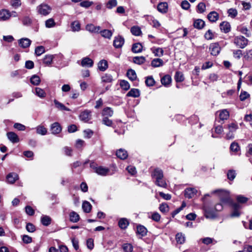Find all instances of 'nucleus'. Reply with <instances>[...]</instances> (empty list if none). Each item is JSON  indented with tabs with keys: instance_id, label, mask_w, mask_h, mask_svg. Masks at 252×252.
Instances as JSON below:
<instances>
[{
	"instance_id": "51",
	"label": "nucleus",
	"mask_w": 252,
	"mask_h": 252,
	"mask_svg": "<svg viewBox=\"0 0 252 252\" xmlns=\"http://www.w3.org/2000/svg\"><path fill=\"white\" fill-rule=\"evenodd\" d=\"M120 85L123 89L126 91L129 90L130 88V85L129 83L125 80H122L120 81Z\"/></svg>"
},
{
	"instance_id": "6",
	"label": "nucleus",
	"mask_w": 252,
	"mask_h": 252,
	"mask_svg": "<svg viewBox=\"0 0 252 252\" xmlns=\"http://www.w3.org/2000/svg\"><path fill=\"white\" fill-rule=\"evenodd\" d=\"M214 209L212 208L209 206H204V211L205 216L207 218H214L216 217V213L214 211Z\"/></svg>"
},
{
	"instance_id": "58",
	"label": "nucleus",
	"mask_w": 252,
	"mask_h": 252,
	"mask_svg": "<svg viewBox=\"0 0 252 252\" xmlns=\"http://www.w3.org/2000/svg\"><path fill=\"white\" fill-rule=\"evenodd\" d=\"M117 5V0H110L106 3V7L107 8L111 9L115 7Z\"/></svg>"
},
{
	"instance_id": "7",
	"label": "nucleus",
	"mask_w": 252,
	"mask_h": 252,
	"mask_svg": "<svg viewBox=\"0 0 252 252\" xmlns=\"http://www.w3.org/2000/svg\"><path fill=\"white\" fill-rule=\"evenodd\" d=\"M91 111L89 110L82 112L79 116L80 119L84 122H88L91 119Z\"/></svg>"
},
{
	"instance_id": "21",
	"label": "nucleus",
	"mask_w": 252,
	"mask_h": 252,
	"mask_svg": "<svg viewBox=\"0 0 252 252\" xmlns=\"http://www.w3.org/2000/svg\"><path fill=\"white\" fill-rule=\"evenodd\" d=\"M8 139L12 143H15L19 141L18 135L14 132H8L7 133Z\"/></svg>"
},
{
	"instance_id": "61",
	"label": "nucleus",
	"mask_w": 252,
	"mask_h": 252,
	"mask_svg": "<svg viewBox=\"0 0 252 252\" xmlns=\"http://www.w3.org/2000/svg\"><path fill=\"white\" fill-rule=\"evenodd\" d=\"M26 228V230L29 232H33L35 230V227L34 225L30 222L27 223Z\"/></svg>"
},
{
	"instance_id": "13",
	"label": "nucleus",
	"mask_w": 252,
	"mask_h": 252,
	"mask_svg": "<svg viewBox=\"0 0 252 252\" xmlns=\"http://www.w3.org/2000/svg\"><path fill=\"white\" fill-rule=\"evenodd\" d=\"M100 29V26H95L92 24H87L86 26V30L91 33H99Z\"/></svg>"
},
{
	"instance_id": "27",
	"label": "nucleus",
	"mask_w": 252,
	"mask_h": 252,
	"mask_svg": "<svg viewBox=\"0 0 252 252\" xmlns=\"http://www.w3.org/2000/svg\"><path fill=\"white\" fill-rule=\"evenodd\" d=\"M126 75L128 79L132 81H135L137 79V75L135 71L132 69H129L126 72Z\"/></svg>"
},
{
	"instance_id": "56",
	"label": "nucleus",
	"mask_w": 252,
	"mask_h": 252,
	"mask_svg": "<svg viewBox=\"0 0 252 252\" xmlns=\"http://www.w3.org/2000/svg\"><path fill=\"white\" fill-rule=\"evenodd\" d=\"M123 249L125 252H132L133 250V246L129 243L123 244Z\"/></svg>"
},
{
	"instance_id": "17",
	"label": "nucleus",
	"mask_w": 252,
	"mask_h": 252,
	"mask_svg": "<svg viewBox=\"0 0 252 252\" xmlns=\"http://www.w3.org/2000/svg\"><path fill=\"white\" fill-rule=\"evenodd\" d=\"M197 190L194 188L187 189L185 190V196L188 198H192L196 193Z\"/></svg>"
},
{
	"instance_id": "37",
	"label": "nucleus",
	"mask_w": 252,
	"mask_h": 252,
	"mask_svg": "<svg viewBox=\"0 0 252 252\" xmlns=\"http://www.w3.org/2000/svg\"><path fill=\"white\" fill-rule=\"evenodd\" d=\"M36 133L41 135H45L47 133V130L44 126L39 125L36 127Z\"/></svg>"
},
{
	"instance_id": "48",
	"label": "nucleus",
	"mask_w": 252,
	"mask_h": 252,
	"mask_svg": "<svg viewBox=\"0 0 252 252\" xmlns=\"http://www.w3.org/2000/svg\"><path fill=\"white\" fill-rule=\"evenodd\" d=\"M176 240L178 243L182 244L185 241V237L181 233H178L176 235Z\"/></svg>"
},
{
	"instance_id": "14",
	"label": "nucleus",
	"mask_w": 252,
	"mask_h": 252,
	"mask_svg": "<svg viewBox=\"0 0 252 252\" xmlns=\"http://www.w3.org/2000/svg\"><path fill=\"white\" fill-rule=\"evenodd\" d=\"M220 27L221 31L224 33H228L230 31L231 26L228 22H222L220 23Z\"/></svg>"
},
{
	"instance_id": "33",
	"label": "nucleus",
	"mask_w": 252,
	"mask_h": 252,
	"mask_svg": "<svg viewBox=\"0 0 252 252\" xmlns=\"http://www.w3.org/2000/svg\"><path fill=\"white\" fill-rule=\"evenodd\" d=\"M129 222L128 220L126 218L121 219L118 222V225L119 227L122 229L126 228Z\"/></svg>"
},
{
	"instance_id": "41",
	"label": "nucleus",
	"mask_w": 252,
	"mask_h": 252,
	"mask_svg": "<svg viewBox=\"0 0 252 252\" xmlns=\"http://www.w3.org/2000/svg\"><path fill=\"white\" fill-rule=\"evenodd\" d=\"M229 116V112L226 109H223L220 111L219 117L221 120H227Z\"/></svg>"
},
{
	"instance_id": "42",
	"label": "nucleus",
	"mask_w": 252,
	"mask_h": 252,
	"mask_svg": "<svg viewBox=\"0 0 252 252\" xmlns=\"http://www.w3.org/2000/svg\"><path fill=\"white\" fill-rule=\"evenodd\" d=\"M176 82H181L184 80V77L183 73L180 71H176L174 76Z\"/></svg>"
},
{
	"instance_id": "46",
	"label": "nucleus",
	"mask_w": 252,
	"mask_h": 252,
	"mask_svg": "<svg viewBox=\"0 0 252 252\" xmlns=\"http://www.w3.org/2000/svg\"><path fill=\"white\" fill-rule=\"evenodd\" d=\"M102 81L105 83H111L113 81V77L111 74L106 73L101 77Z\"/></svg>"
},
{
	"instance_id": "22",
	"label": "nucleus",
	"mask_w": 252,
	"mask_h": 252,
	"mask_svg": "<svg viewBox=\"0 0 252 252\" xmlns=\"http://www.w3.org/2000/svg\"><path fill=\"white\" fill-rule=\"evenodd\" d=\"M172 78L170 75H165L161 78V83L165 87H168L171 83Z\"/></svg>"
},
{
	"instance_id": "52",
	"label": "nucleus",
	"mask_w": 252,
	"mask_h": 252,
	"mask_svg": "<svg viewBox=\"0 0 252 252\" xmlns=\"http://www.w3.org/2000/svg\"><path fill=\"white\" fill-rule=\"evenodd\" d=\"M45 52V48L43 46H39L35 49V54L36 56H40Z\"/></svg>"
},
{
	"instance_id": "39",
	"label": "nucleus",
	"mask_w": 252,
	"mask_h": 252,
	"mask_svg": "<svg viewBox=\"0 0 252 252\" xmlns=\"http://www.w3.org/2000/svg\"><path fill=\"white\" fill-rule=\"evenodd\" d=\"M54 102L56 107L61 110H64L66 111H69L70 110L68 108L65 106L63 103L60 102L56 99L54 100Z\"/></svg>"
},
{
	"instance_id": "62",
	"label": "nucleus",
	"mask_w": 252,
	"mask_h": 252,
	"mask_svg": "<svg viewBox=\"0 0 252 252\" xmlns=\"http://www.w3.org/2000/svg\"><path fill=\"white\" fill-rule=\"evenodd\" d=\"M231 151L237 152L240 150V147L237 143L233 142L230 147Z\"/></svg>"
},
{
	"instance_id": "32",
	"label": "nucleus",
	"mask_w": 252,
	"mask_h": 252,
	"mask_svg": "<svg viewBox=\"0 0 252 252\" xmlns=\"http://www.w3.org/2000/svg\"><path fill=\"white\" fill-rule=\"evenodd\" d=\"M140 95V91L137 89H131L126 94L128 97H137Z\"/></svg>"
},
{
	"instance_id": "50",
	"label": "nucleus",
	"mask_w": 252,
	"mask_h": 252,
	"mask_svg": "<svg viewBox=\"0 0 252 252\" xmlns=\"http://www.w3.org/2000/svg\"><path fill=\"white\" fill-rule=\"evenodd\" d=\"M206 5L204 2H199L197 5V12L203 13L206 10Z\"/></svg>"
},
{
	"instance_id": "36",
	"label": "nucleus",
	"mask_w": 252,
	"mask_h": 252,
	"mask_svg": "<svg viewBox=\"0 0 252 252\" xmlns=\"http://www.w3.org/2000/svg\"><path fill=\"white\" fill-rule=\"evenodd\" d=\"M41 222L44 226H48L51 222V219L48 216L43 215L41 218Z\"/></svg>"
},
{
	"instance_id": "23",
	"label": "nucleus",
	"mask_w": 252,
	"mask_h": 252,
	"mask_svg": "<svg viewBox=\"0 0 252 252\" xmlns=\"http://www.w3.org/2000/svg\"><path fill=\"white\" fill-rule=\"evenodd\" d=\"M137 234L140 235L141 237L145 236L147 234V229L143 225H138L137 226Z\"/></svg>"
},
{
	"instance_id": "35",
	"label": "nucleus",
	"mask_w": 252,
	"mask_h": 252,
	"mask_svg": "<svg viewBox=\"0 0 252 252\" xmlns=\"http://www.w3.org/2000/svg\"><path fill=\"white\" fill-rule=\"evenodd\" d=\"M102 116L104 117H112L113 115V111L111 108L107 107L103 109L102 112Z\"/></svg>"
},
{
	"instance_id": "49",
	"label": "nucleus",
	"mask_w": 252,
	"mask_h": 252,
	"mask_svg": "<svg viewBox=\"0 0 252 252\" xmlns=\"http://www.w3.org/2000/svg\"><path fill=\"white\" fill-rule=\"evenodd\" d=\"M71 29L73 32H78L80 30V24L78 21H75L71 23Z\"/></svg>"
},
{
	"instance_id": "3",
	"label": "nucleus",
	"mask_w": 252,
	"mask_h": 252,
	"mask_svg": "<svg viewBox=\"0 0 252 252\" xmlns=\"http://www.w3.org/2000/svg\"><path fill=\"white\" fill-rule=\"evenodd\" d=\"M235 44L240 48H244L248 44V39L243 36L236 37L234 39Z\"/></svg>"
},
{
	"instance_id": "64",
	"label": "nucleus",
	"mask_w": 252,
	"mask_h": 252,
	"mask_svg": "<svg viewBox=\"0 0 252 252\" xmlns=\"http://www.w3.org/2000/svg\"><path fill=\"white\" fill-rule=\"evenodd\" d=\"M247 84L252 85V74H248L245 77V81Z\"/></svg>"
},
{
	"instance_id": "29",
	"label": "nucleus",
	"mask_w": 252,
	"mask_h": 252,
	"mask_svg": "<svg viewBox=\"0 0 252 252\" xmlns=\"http://www.w3.org/2000/svg\"><path fill=\"white\" fill-rule=\"evenodd\" d=\"M205 25V22L200 19L195 20L193 23L194 27L198 30H201L203 28Z\"/></svg>"
},
{
	"instance_id": "57",
	"label": "nucleus",
	"mask_w": 252,
	"mask_h": 252,
	"mask_svg": "<svg viewBox=\"0 0 252 252\" xmlns=\"http://www.w3.org/2000/svg\"><path fill=\"white\" fill-rule=\"evenodd\" d=\"M35 94L41 98H43L45 96L44 91L40 88H35Z\"/></svg>"
},
{
	"instance_id": "45",
	"label": "nucleus",
	"mask_w": 252,
	"mask_h": 252,
	"mask_svg": "<svg viewBox=\"0 0 252 252\" xmlns=\"http://www.w3.org/2000/svg\"><path fill=\"white\" fill-rule=\"evenodd\" d=\"M155 81L152 76H149L146 78L145 84L147 86H153L155 84Z\"/></svg>"
},
{
	"instance_id": "12",
	"label": "nucleus",
	"mask_w": 252,
	"mask_h": 252,
	"mask_svg": "<svg viewBox=\"0 0 252 252\" xmlns=\"http://www.w3.org/2000/svg\"><path fill=\"white\" fill-rule=\"evenodd\" d=\"M62 58V55H46L45 56L44 58L43 59V63L46 65H49L51 64L53 59L56 57Z\"/></svg>"
},
{
	"instance_id": "55",
	"label": "nucleus",
	"mask_w": 252,
	"mask_h": 252,
	"mask_svg": "<svg viewBox=\"0 0 252 252\" xmlns=\"http://www.w3.org/2000/svg\"><path fill=\"white\" fill-rule=\"evenodd\" d=\"M236 175L235 171L234 170H228L227 174V178L230 181H233L236 177Z\"/></svg>"
},
{
	"instance_id": "30",
	"label": "nucleus",
	"mask_w": 252,
	"mask_h": 252,
	"mask_svg": "<svg viewBox=\"0 0 252 252\" xmlns=\"http://www.w3.org/2000/svg\"><path fill=\"white\" fill-rule=\"evenodd\" d=\"M143 46L140 43H136L132 45V51L134 53H141L142 51Z\"/></svg>"
},
{
	"instance_id": "15",
	"label": "nucleus",
	"mask_w": 252,
	"mask_h": 252,
	"mask_svg": "<svg viewBox=\"0 0 252 252\" xmlns=\"http://www.w3.org/2000/svg\"><path fill=\"white\" fill-rule=\"evenodd\" d=\"M81 64L83 67H91L93 66V61L89 57H85L82 59Z\"/></svg>"
},
{
	"instance_id": "43",
	"label": "nucleus",
	"mask_w": 252,
	"mask_h": 252,
	"mask_svg": "<svg viewBox=\"0 0 252 252\" xmlns=\"http://www.w3.org/2000/svg\"><path fill=\"white\" fill-rule=\"evenodd\" d=\"M40 77L36 75H32L31 79H30V82L31 83L35 86H37L39 84L40 82Z\"/></svg>"
},
{
	"instance_id": "40",
	"label": "nucleus",
	"mask_w": 252,
	"mask_h": 252,
	"mask_svg": "<svg viewBox=\"0 0 252 252\" xmlns=\"http://www.w3.org/2000/svg\"><path fill=\"white\" fill-rule=\"evenodd\" d=\"M82 208L85 213H88L91 211L92 205L88 201H85L82 204Z\"/></svg>"
},
{
	"instance_id": "26",
	"label": "nucleus",
	"mask_w": 252,
	"mask_h": 252,
	"mask_svg": "<svg viewBox=\"0 0 252 252\" xmlns=\"http://www.w3.org/2000/svg\"><path fill=\"white\" fill-rule=\"evenodd\" d=\"M108 67V63L105 60L100 61L98 63V68L101 71H105Z\"/></svg>"
},
{
	"instance_id": "44",
	"label": "nucleus",
	"mask_w": 252,
	"mask_h": 252,
	"mask_svg": "<svg viewBox=\"0 0 252 252\" xmlns=\"http://www.w3.org/2000/svg\"><path fill=\"white\" fill-rule=\"evenodd\" d=\"M133 62L137 64H142L146 62V59L143 56L134 57L133 58Z\"/></svg>"
},
{
	"instance_id": "5",
	"label": "nucleus",
	"mask_w": 252,
	"mask_h": 252,
	"mask_svg": "<svg viewBox=\"0 0 252 252\" xmlns=\"http://www.w3.org/2000/svg\"><path fill=\"white\" fill-rule=\"evenodd\" d=\"M125 43V39L121 35H118L114 37L113 41V46L115 48H121L122 47Z\"/></svg>"
},
{
	"instance_id": "20",
	"label": "nucleus",
	"mask_w": 252,
	"mask_h": 252,
	"mask_svg": "<svg viewBox=\"0 0 252 252\" xmlns=\"http://www.w3.org/2000/svg\"><path fill=\"white\" fill-rule=\"evenodd\" d=\"M117 157L121 159H125L128 157V154L126 150L123 149H120L116 151Z\"/></svg>"
},
{
	"instance_id": "16",
	"label": "nucleus",
	"mask_w": 252,
	"mask_h": 252,
	"mask_svg": "<svg viewBox=\"0 0 252 252\" xmlns=\"http://www.w3.org/2000/svg\"><path fill=\"white\" fill-rule=\"evenodd\" d=\"M18 43L20 47L26 48L30 46L31 40L27 38H23L18 40Z\"/></svg>"
},
{
	"instance_id": "19",
	"label": "nucleus",
	"mask_w": 252,
	"mask_h": 252,
	"mask_svg": "<svg viewBox=\"0 0 252 252\" xmlns=\"http://www.w3.org/2000/svg\"><path fill=\"white\" fill-rule=\"evenodd\" d=\"M158 10L161 13H166L168 10V4L166 2L158 3L157 6Z\"/></svg>"
},
{
	"instance_id": "47",
	"label": "nucleus",
	"mask_w": 252,
	"mask_h": 252,
	"mask_svg": "<svg viewBox=\"0 0 252 252\" xmlns=\"http://www.w3.org/2000/svg\"><path fill=\"white\" fill-rule=\"evenodd\" d=\"M131 33L135 36H139L141 34V31L139 27L133 26L130 29Z\"/></svg>"
},
{
	"instance_id": "9",
	"label": "nucleus",
	"mask_w": 252,
	"mask_h": 252,
	"mask_svg": "<svg viewBox=\"0 0 252 252\" xmlns=\"http://www.w3.org/2000/svg\"><path fill=\"white\" fill-rule=\"evenodd\" d=\"M12 14L7 9H3L0 10V21H6L8 20L11 16Z\"/></svg>"
},
{
	"instance_id": "24",
	"label": "nucleus",
	"mask_w": 252,
	"mask_h": 252,
	"mask_svg": "<svg viewBox=\"0 0 252 252\" xmlns=\"http://www.w3.org/2000/svg\"><path fill=\"white\" fill-rule=\"evenodd\" d=\"M109 171V169L108 168L99 166L98 169H97L95 173L98 175L105 176L108 175Z\"/></svg>"
},
{
	"instance_id": "8",
	"label": "nucleus",
	"mask_w": 252,
	"mask_h": 252,
	"mask_svg": "<svg viewBox=\"0 0 252 252\" xmlns=\"http://www.w3.org/2000/svg\"><path fill=\"white\" fill-rule=\"evenodd\" d=\"M18 179V175L14 172L9 173L6 177V182L10 184H14Z\"/></svg>"
},
{
	"instance_id": "2",
	"label": "nucleus",
	"mask_w": 252,
	"mask_h": 252,
	"mask_svg": "<svg viewBox=\"0 0 252 252\" xmlns=\"http://www.w3.org/2000/svg\"><path fill=\"white\" fill-rule=\"evenodd\" d=\"M37 10L39 14L46 16L50 13L51 8L48 5L42 3L37 6Z\"/></svg>"
},
{
	"instance_id": "4",
	"label": "nucleus",
	"mask_w": 252,
	"mask_h": 252,
	"mask_svg": "<svg viewBox=\"0 0 252 252\" xmlns=\"http://www.w3.org/2000/svg\"><path fill=\"white\" fill-rule=\"evenodd\" d=\"M220 47L218 43H211L209 46V50L211 54L213 56H216L218 55L220 51Z\"/></svg>"
},
{
	"instance_id": "31",
	"label": "nucleus",
	"mask_w": 252,
	"mask_h": 252,
	"mask_svg": "<svg viewBox=\"0 0 252 252\" xmlns=\"http://www.w3.org/2000/svg\"><path fill=\"white\" fill-rule=\"evenodd\" d=\"M99 33H100L102 37L108 39H110L113 35V32L109 30H100Z\"/></svg>"
},
{
	"instance_id": "38",
	"label": "nucleus",
	"mask_w": 252,
	"mask_h": 252,
	"mask_svg": "<svg viewBox=\"0 0 252 252\" xmlns=\"http://www.w3.org/2000/svg\"><path fill=\"white\" fill-rule=\"evenodd\" d=\"M155 184L157 186L166 189L167 187V183L165 180L163 178H161V179L156 180L155 181Z\"/></svg>"
},
{
	"instance_id": "63",
	"label": "nucleus",
	"mask_w": 252,
	"mask_h": 252,
	"mask_svg": "<svg viewBox=\"0 0 252 252\" xmlns=\"http://www.w3.org/2000/svg\"><path fill=\"white\" fill-rule=\"evenodd\" d=\"M32 238L28 235H24L22 236V241L25 244H30L32 242Z\"/></svg>"
},
{
	"instance_id": "18",
	"label": "nucleus",
	"mask_w": 252,
	"mask_h": 252,
	"mask_svg": "<svg viewBox=\"0 0 252 252\" xmlns=\"http://www.w3.org/2000/svg\"><path fill=\"white\" fill-rule=\"evenodd\" d=\"M207 18L212 23L216 22L219 18V15L216 11H211L208 14Z\"/></svg>"
},
{
	"instance_id": "59",
	"label": "nucleus",
	"mask_w": 252,
	"mask_h": 252,
	"mask_svg": "<svg viewBox=\"0 0 252 252\" xmlns=\"http://www.w3.org/2000/svg\"><path fill=\"white\" fill-rule=\"evenodd\" d=\"M102 123L103 124L108 126H111L113 125V122L111 120L109 119L108 117H103Z\"/></svg>"
},
{
	"instance_id": "25",
	"label": "nucleus",
	"mask_w": 252,
	"mask_h": 252,
	"mask_svg": "<svg viewBox=\"0 0 252 252\" xmlns=\"http://www.w3.org/2000/svg\"><path fill=\"white\" fill-rule=\"evenodd\" d=\"M163 61L160 58H156L151 62V65L153 67H158L163 65Z\"/></svg>"
},
{
	"instance_id": "60",
	"label": "nucleus",
	"mask_w": 252,
	"mask_h": 252,
	"mask_svg": "<svg viewBox=\"0 0 252 252\" xmlns=\"http://www.w3.org/2000/svg\"><path fill=\"white\" fill-rule=\"evenodd\" d=\"M228 128L229 129V131L233 132L238 128V126L237 124L232 123L228 125Z\"/></svg>"
},
{
	"instance_id": "10",
	"label": "nucleus",
	"mask_w": 252,
	"mask_h": 252,
	"mask_svg": "<svg viewBox=\"0 0 252 252\" xmlns=\"http://www.w3.org/2000/svg\"><path fill=\"white\" fill-rule=\"evenodd\" d=\"M151 176L153 178L155 179V180L161 179V178L163 177V171L161 169L156 168L152 173Z\"/></svg>"
},
{
	"instance_id": "28",
	"label": "nucleus",
	"mask_w": 252,
	"mask_h": 252,
	"mask_svg": "<svg viewBox=\"0 0 252 252\" xmlns=\"http://www.w3.org/2000/svg\"><path fill=\"white\" fill-rule=\"evenodd\" d=\"M152 53L154 54L156 57H162L163 55L164 51L162 48L160 47L152 48L151 49Z\"/></svg>"
},
{
	"instance_id": "1",
	"label": "nucleus",
	"mask_w": 252,
	"mask_h": 252,
	"mask_svg": "<svg viewBox=\"0 0 252 252\" xmlns=\"http://www.w3.org/2000/svg\"><path fill=\"white\" fill-rule=\"evenodd\" d=\"M218 193L220 203L223 205H229L232 203V199H231L228 191L222 189H216L212 192V194Z\"/></svg>"
},
{
	"instance_id": "11",
	"label": "nucleus",
	"mask_w": 252,
	"mask_h": 252,
	"mask_svg": "<svg viewBox=\"0 0 252 252\" xmlns=\"http://www.w3.org/2000/svg\"><path fill=\"white\" fill-rule=\"evenodd\" d=\"M52 133L53 134H57L62 131V127L60 124L58 122H55L52 124L50 127Z\"/></svg>"
},
{
	"instance_id": "54",
	"label": "nucleus",
	"mask_w": 252,
	"mask_h": 252,
	"mask_svg": "<svg viewBox=\"0 0 252 252\" xmlns=\"http://www.w3.org/2000/svg\"><path fill=\"white\" fill-rule=\"evenodd\" d=\"M56 25L54 20L53 18H50L45 21V26L47 28H51L54 27Z\"/></svg>"
},
{
	"instance_id": "53",
	"label": "nucleus",
	"mask_w": 252,
	"mask_h": 252,
	"mask_svg": "<svg viewBox=\"0 0 252 252\" xmlns=\"http://www.w3.org/2000/svg\"><path fill=\"white\" fill-rule=\"evenodd\" d=\"M236 199L237 201L240 203H246L249 199L248 198L244 196L243 195H238L236 196Z\"/></svg>"
},
{
	"instance_id": "34",
	"label": "nucleus",
	"mask_w": 252,
	"mask_h": 252,
	"mask_svg": "<svg viewBox=\"0 0 252 252\" xmlns=\"http://www.w3.org/2000/svg\"><path fill=\"white\" fill-rule=\"evenodd\" d=\"M80 219L79 215L74 211H72L69 214V220L72 222H77Z\"/></svg>"
}]
</instances>
